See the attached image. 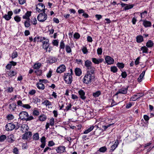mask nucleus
Returning a JSON list of instances; mask_svg holds the SVG:
<instances>
[{"label":"nucleus","mask_w":154,"mask_h":154,"mask_svg":"<svg viewBox=\"0 0 154 154\" xmlns=\"http://www.w3.org/2000/svg\"><path fill=\"white\" fill-rule=\"evenodd\" d=\"M94 77L91 74H86L84 76L83 82L88 85H91Z\"/></svg>","instance_id":"1"},{"label":"nucleus","mask_w":154,"mask_h":154,"mask_svg":"<svg viewBox=\"0 0 154 154\" xmlns=\"http://www.w3.org/2000/svg\"><path fill=\"white\" fill-rule=\"evenodd\" d=\"M72 70L70 69V73H67L65 74L64 79L66 83L68 84H70L72 81Z\"/></svg>","instance_id":"2"},{"label":"nucleus","mask_w":154,"mask_h":154,"mask_svg":"<svg viewBox=\"0 0 154 154\" xmlns=\"http://www.w3.org/2000/svg\"><path fill=\"white\" fill-rule=\"evenodd\" d=\"M47 14L45 13V12L44 11V12L40 13L38 15L37 18L38 21L42 22L45 21L47 19Z\"/></svg>","instance_id":"3"},{"label":"nucleus","mask_w":154,"mask_h":154,"mask_svg":"<svg viewBox=\"0 0 154 154\" xmlns=\"http://www.w3.org/2000/svg\"><path fill=\"white\" fill-rule=\"evenodd\" d=\"M49 40H46V41H43L42 42V48L45 49L46 51H48L49 52H50V49L51 48L49 45Z\"/></svg>","instance_id":"4"},{"label":"nucleus","mask_w":154,"mask_h":154,"mask_svg":"<svg viewBox=\"0 0 154 154\" xmlns=\"http://www.w3.org/2000/svg\"><path fill=\"white\" fill-rule=\"evenodd\" d=\"M128 86L126 87H123L121 89H119L118 91L116 93L115 95H117L119 94H126L127 92Z\"/></svg>","instance_id":"5"},{"label":"nucleus","mask_w":154,"mask_h":154,"mask_svg":"<svg viewBox=\"0 0 154 154\" xmlns=\"http://www.w3.org/2000/svg\"><path fill=\"white\" fill-rule=\"evenodd\" d=\"M15 128V125L13 123H8L5 125L6 130L8 131H12Z\"/></svg>","instance_id":"6"},{"label":"nucleus","mask_w":154,"mask_h":154,"mask_svg":"<svg viewBox=\"0 0 154 154\" xmlns=\"http://www.w3.org/2000/svg\"><path fill=\"white\" fill-rule=\"evenodd\" d=\"M28 116V114L26 111L21 112L19 114V118L21 120H25L27 116Z\"/></svg>","instance_id":"7"},{"label":"nucleus","mask_w":154,"mask_h":154,"mask_svg":"<svg viewBox=\"0 0 154 154\" xmlns=\"http://www.w3.org/2000/svg\"><path fill=\"white\" fill-rule=\"evenodd\" d=\"M144 95L143 93H138L137 94L134 95L130 98V100L136 101L138 99Z\"/></svg>","instance_id":"8"},{"label":"nucleus","mask_w":154,"mask_h":154,"mask_svg":"<svg viewBox=\"0 0 154 154\" xmlns=\"http://www.w3.org/2000/svg\"><path fill=\"white\" fill-rule=\"evenodd\" d=\"M66 69L65 66L63 64H62L57 67L56 72L57 73H61L64 72Z\"/></svg>","instance_id":"9"},{"label":"nucleus","mask_w":154,"mask_h":154,"mask_svg":"<svg viewBox=\"0 0 154 154\" xmlns=\"http://www.w3.org/2000/svg\"><path fill=\"white\" fill-rule=\"evenodd\" d=\"M105 59L106 63L108 64H111L113 63H114V60L110 56H106Z\"/></svg>","instance_id":"10"},{"label":"nucleus","mask_w":154,"mask_h":154,"mask_svg":"<svg viewBox=\"0 0 154 154\" xmlns=\"http://www.w3.org/2000/svg\"><path fill=\"white\" fill-rule=\"evenodd\" d=\"M13 14V12L11 11H9L8 12V14H5L3 16V17L6 20H9L11 18V16Z\"/></svg>","instance_id":"11"},{"label":"nucleus","mask_w":154,"mask_h":154,"mask_svg":"<svg viewBox=\"0 0 154 154\" xmlns=\"http://www.w3.org/2000/svg\"><path fill=\"white\" fill-rule=\"evenodd\" d=\"M95 68L92 66L86 68L87 72L86 74L93 75L94 73Z\"/></svg>","instance_id":"12"},{"label":"nucleus","mask_w":154,"mask_h":154,"mask_svg":"<svg viewBox=\"0 0 154 154\" xmlns=\"http://www.w3.org/2000/svg\"><path fill=\"white\" fill-rule=\"evenodd\" d=\"M119 144V143L118 140H117L115 142L113 145L112 146L110 147V149L109 151L110 152H111V154H112V152H113L116 148L117 147Z\"/></svg>","instance_id":"13"},{"label":"nucleus","mask_w":154,"mask_h":154,"mask_svg":"<svg viewBox=\"0 0 154 154\" xmlns=\"http://www.w3.org/2000/svg\"><path fill=\"white\" fill-rule=\"evenodd\" d=\"M32 135V133L31 132H27L22 135V138L23 139H27L28 138L30 137Z\"/></svg>","instance_id":"14"},{"label":"nucleus","mask_w":154,"mask_h":154,"mask_svg":"<svg viewBox=\"0 0 154 154\" xmlns=\"http://www.w3.org/2000/svg\"><path fill=\"white\" fill-rule=\"evenodd\" d=\"M57 153H63L66 151L65 147L64 146H59L56 149Z\"/></svg>","instance_id":"15"},{"label":"nucleus","mask_w":154,"mask_h":154,"mask_svg":"<svg viewBox=\"0 0 154 154\" xmlns=\"http://www.w3.org/2000/svg\"><path fill=\"white\" fill-rule=\"evenodd\" d=\"M78 93L80 95V97L82 100H85L86 98L85 96V92L82 90H80L79 91Z\"/></svg>","instance_id":"16"},{"label":"nucleus","mask_w":154,"mask_h":154,"mask_svg":"<svg viewBox=\"0 0 154 154\" xmlns=\"http://www.w3.org/2000/svg\"><path fill=\"white\" fill-rule=\"evenodd\" d=\"M92 62L94 63L95 64H99V63L103 61L104 60L102 58H99L97 59L95 58H92Z\"/></svg>","instance_id":"17"},{"label":"nucleus","mask_w":154,"mask_h":154,"mask_svg":"<svg viewBox=\"0 0 154 154\" xmlns=\"http://www.w3.org/2000/svg\"><path fill=\"white\" fill-rule=\"evenodd\" d=\"M16 64V62L12 61H10L9 63L6 65V68L7 69L9 70L11 68L12 66H15Z\"/></svg>","instance_id":"18"},{"label":"nucleus","mask_w":154,"mask_h":154,"mask_svg":"<svg viewBox=\"0 0 154 154\" xmlns=\"http://www.w3.org/2000/svg\"><path fill=\"white\" fill-rule=\"evenodd\" d=\"M141 21H143V25L145 27H149L151 26V23L150 21L142 19Z\"/></svg>","instance_id":"19"},{"label":"nucleus","mask_w":154,"mask_h":154,"mask_svg":"<svg viewBox=\"0 0 154 154\" xmlns=\"http://www.w3.org/2000/svg\"><path fill=\"white\" fill-rule=\"evenodd\" d=\"M29 128L28 125L26 124H23L21 127V130L23 133L29 130Z\"/></svg>","instance_id":"20"},{"label":"nucleus","mask_w":154,"mask_h":154,"mask_svg":"<svg viewBox=\"0 0 154 154\" xmlns=\"http://www.w3.org/2000/svg\"><path fill=\"white\" fill-rule=\"evenodd\" d=\"M31 12L30 11H27L25 14L23 16V18L27 20H30L29 17L31 15Z\"/></svg>","instance_id":"21"},{"label":"nucleus","mask_w":154,"mask_h":154,"mask_svg":"<svg viewBox=\"0 0 154 154\" xmlns=\"http://www.w3.org/2000/svg\"><path fill=\"white\" fill-rule=\"evenodd\" d=\"M16 104L14 103H12L9 105V109L11 111H14L16 107Z\"/></svg>","instance_id":"22"},{"label":"nucleus","mask_w":154,"mask_h":154,"mask_svg":"<svg viewBox=\"0 0 154 154\" xmlns=\"http://www.w3.org/2000/svg\"><path fill=\"white\" fill-rule=\"evenodd\" d=\"M85 66L87 68L92 66V63L91 61L87 60L85 62Z\"/></svg>","instance_id":"23"},{"label":"nucleus","mask_w":154,"mask_h":154,"mask_svg":"<svg viewBox=\"0 0 154 154\" xmlns=\"http://www.w3.org/2000/svg\"><path fill=\"white\" fill-rule=\"evenodd\" d=\"M75 73L76 75L80 76L82 73V71L81 69L79 68H76L75 69Z\"/></svg>","instance_id":"24"},{"label":"nucleus","mask_w":154,"mask_h":154,"mask_svg":"<svg viewBox=\"0 0 154 154\" xmlns=\"http://www.w3.org/2000/svg\"><path fill=\"white\" fill-rule=\"evenodd\" d=\"M14 136L13 134H11L8 136L7 140L9 142L12 143L14 141Z\"/></svg>","instance_id":"25"},{"label":"nucleus","mask_w":154,"mask_h":154,"mask_svg":"<svg viewBox=\"0 0 154 154\" xmlns=\"http://www.w3.org/2000/svg\"><path fill=\"white\" fill-rule=\"evenodd\" d=\"M47 117L46 115L42 114L40 115L39 117V120L41 122L45 121L47 119Z\"/></svg>","instance_id":"26"},{"label":"nucleus","mask_w":154,"mask_h":154,"mask_svg":"<svg viewBox=\"0 0 154 154\" xmlns=\"http://www.w3.org/2000/svg\"><path fill=\"white\" fill-rule=\"evenodd\" d=\"M145 72V71H143L142 73L140 75L139 78L137 79L138 81L139 82H140L142 81V79L144 75Z\"/></svg>","instance_id":"27"},{"label":"nucleus","mask_w":154,"mask_h":154,"mask_svg":"<svg viewBox=\"0 0 154 154\" xmlns=\"http://www.w3.org/2000/svg\"><path fill=\"white\" fill-rule=\"evenodd\" d=\"M37 87L39 89L43 90L45 88V86L44 84L40 83H37Z\"/></svg>","instance_id":"28"},{"label":"nucleus","mask_w":154,"mask_h":154,"mask_svg":"<svg viewBox=\"0 0 154 154\" xmlns=\"http://www.w3.org/2000/svg\"><path fill=\"white\" fill-rule=\"evenodd\" d=\"M42 64L40 63H35L33 66V68L35 69H38L41 66Z\"/></svg>","instance_id":"29"},{"label":"nucleus","mask_w":154,"mask_h":154,"mask_svg":"<svg viewBox=\"0 0 154 154\" xmlns=\"http://www.w3.org/2000/svg\"><path fill=\"white\" fill-rule=\"evenodd\" d=\"M136 41L138 43H141L143 41V37L141 35H139L136 37Z\"/></svg>","instance_id":"30"},{"label":"nucleus","mask_w":154,"mask_h":154,"mask_svg":"<svg viewBox=\"0 0 154 154\" xmlns=\"http://www.w3.org/2000/svg\"><path fill=\"white\" fill-rule=\"evenodd\" d=\"M153 43L151 40H149L146 44V46L148 48H151L153 46Z\"/></svg>","instance_id":"31"},{"label":"nucleus","mask_w":154,"mask_h":154,"mask_svg":"<svg viewBox=\"0 0 154 154\" xmlns=\"http://www.w3.org/2000/svg\"><path fill=\"white\" fill-rule=\"evenodd\" d=\"M134 5L133 4L126 5V6L124 8L125 10H126L131 9L134 7Z\"/></svg>","instance_id":"32"},{"label":"nucleus","mask_w":154,"mask_h":154,"mask_svg":"<svg viewBox=\"0 0 154 154\" xmlns=\"http://www.w3.org/2000/svg\"><path fill=\"white\" fill-rule=\"evenodd\" d=\"M100 94L101 92L100 91H98L95 92L93 93L92 95L94 97H98Z\"/></svg>","instance_id":"33"},{"label":"nucleus","mask_w":154,"mask_h":154,"mask_svg":"<svg viewBox=\"0 0 154 154\" xmlns=\"http://www.w3.org/2000/svg\"><path fill=\"white\" fill-rule=\"evenodd\" d=\"M107 148L105 146H103L100 147L99 150V151L101 152H105L107 150Z\"/></svg>","instance_id":"34"},{"label":"nucleus","mask_w":154,"mask_h":154,"mask_svg":"<svg viewBox=\"0 0 154 154\" xmlns=\"http://www.w3.org/2000/svg\"><path fill=\"white\" fill-rule=\"evenodd\" d=\"M24 26L28 28L31 25L30 23V20H26L24 23Z\"/></svg>","instance_id":"35"},{"label":"nucleus","mask_w":154,"mask_h":154,"mask_svg":"<svg viewBox=\"0 0 154 154\" xmlns=\"http://www.w3.org/2000/svg\"><path fill=\"white\" fill-rule=\"evenodd\" d=\"M42 104H44L47 106L51 105V103L48 100H45L42 102Z\"/></svg>","instance_id":"36"},{"label":"nucleus","mask_w":154,"mask_h":154,"mask_svg":"<svg viewBox=\"0 0 154 154\" xmlns=\"http://www.w3.org/2000/svg\"><path fill=\"white\" fill-rule=\"evenodd\" d=\"M141 50L142 51L143 53H148V49L145 46H143L141 48Z\"/></svg>","instance_id":"37"},{"label":"nucleus","mask_w":154,"mask_h":154,"mask_svg":"<svg viewBox=\"0 0 154 154\" xmlns=\"http://www.w3.org/2000/svg\"><path fill=\"white\" fill-rule=\"evenodd\" d=\"M65 49L66 52L68 53H69L72 52L71 47L68 45H66V46Z\"/></svg>","instance_id":"38"},{"label":"nucleus","mask_w":154,"mask_h":154,"mask_svg":"<svg viewBox=\"0 0 154 154\" xmlns=\"http://www.w3.org/2000/svg\"><path fill=\"white\" fill-rule=\"evenodd\" d=\"M33 139L35 140H37L39 139V136L38 133H36L34 134L32 137Z\"/></svg>","instance_id":"39"},{"label":"nucleus","mask_w":154,"mask_h":154,"mask_svg":"<svg viewBox=\"0 0 154 154\" xmlns=\"http://www.w3.org/2000/svg\"><path fill=\"white\" fill-rule=\"evenodd\" d=\"M110 69L111 71L114 73L116 72L118 70L117 68L115 66H111Z\"/></svg>","instance_id":"40"},{"label":"nucleus","mask_w":154,"mask_h":154,"mask_svg":"<svg viewBox=\"0 0 154 154\" xmlns=\"http://www.w3.org/2000/svg\"><path fill=\"white\" fill-rule=\"evenodd\" d=\"M18 56V54L17 52L16 51H14L12 54L11 57L12 59H13L17 57Z\"/></svg>","instance_id":"41"},{"label":"nucleus","mask_w":154,"mask_h":154,"mask_svg":"<svg viewBox=\"0 0 154 154\" xmlns=\"http://www.w3.org/2000/svg\"><path fill=\"white\" fill-rule=\"evenodd\" d=\"M17 74V72H14L13 71H10L8 73V75L9 76L12 77L15 75Z\"/></svg>","instance_id":"42"},{"label":"nucleus","mask_w":154,"mask_h":154,"mask_svg":"<svg viewBox=\"0 0 154 154\" xmlns=\"http://www.w3.org/2000/svg\"><path fill=\"white\" fill-rule=\"evenodd\" d=\"M50 125L53 126L54 125V119L53 118H51L49 122V123Z\"/></svg>","instance_id":"43"},{"label":"nucleus","mask_w":154,"mask_h":154,"mask_svg":"<svg viewBox=\"0 0 154 154\" xmlns=\"http://www.w3.org/2000/svg\"><path fill=\"white\" fill-rule=\"evenodd\" d=\"M114 124V123L110 124H109L107 126L103 125L102 126V127L103 128V131H105L106 130V129L109 127H110L112 125Z\"/></svg>","instance_id":"44"},{"label":"nucleus","mask_w":154,"mask_h":154,"mask_svg":"<svg viewBox=\"0 0 154 154\" xmlns=\"http://www.w3.org/2000/svg\"><path fill=\"white\" fill-rule=\"evenodd\" d=\"M117 66L120 69L123 68L125 66L124 64L122 63H118L117 64Z\"/></svg>","instance_id":"45"},{"label":"nucleus","mask_w":154,"mask_h":154,"mask_svg":"<svg viewBox=\"0 0 154 154\" xmlns=\"http://www.w3.org/2000/svg\"><path fill=\"white\" fill-rule=\"evenodd\" d=\"M14 19L17 22H19L21 21V18L19 16H16L14 17Z\"/></svg>","instance_id":"46"},{"label":"nucleus","mask_w":154,"mask_h":154,"mask_svg":"<svg viewBox=\"0 0 154 154\" xmlns=\"http://www.w3.org/2000/svg\"><path fill=\"white\" fill-rule=\"evenodd\" d=\"M72 106V105L71 103H69L68 106L66 107V109H65V111H67L70 110Z\"/></svg>","instance_id":"47"},{"label":"nucleus","mask_w":154,"mask_h":154,"mask_svg":"<svg viewBox=\"0 0 154 154\" xmlns=\"http://www.w3.org/2000/svg\"><path fill=\"white\" fill-rule=\"evenodd\" d=\"M65 44L64 43V42L63 41H61L60 43V49H64V48H65Z\"/></svg>","instance_id":"48"},{"label":"nucleus","mask_w":154,"mask_h":154,"mask_svg":"<svg viewBox=\"0 0 154 154\" xmlns=\"http://www.w3.org/2000/svg\"><path fill=\"white\" fill-rule=\"evenodd\" d=\"M49 62L50 63H53L56 61L55 59L52 57H50L49 59Z\"/></svg>","instance_id":"49"},{"label":"nucleus","mask_w":154,"mask_h":154,"mask_svg":"<svg viewBox=\"0 0 154 154\" xmlns=\"http://www.w3.org/2000/svg\"><path fill=\"white\" fill-rule=\"evenodd\" d=\"M6 137L5 135H2L0 136V141L3 142L6 139Z\"/></svg>","instance_id":"50"},{"label":"nucleus","mask_w":154,"mask_h":154,"mask_svg":"<svg viewBox=\"0 0 154 154\" xmlns=\"http://www.w3.org/2000/svg\"><path fill=\"white\" fill-rule=\"evenodd\" d=\"M37 5L40 7V8L42 9L45 10V6L43 3H39Z\"/></svg>","instance_id":"51"},{"label":"nucleus","mask_w":154,"mask_h":154,"mask_svg":"<svg viewBox=\"0 0 154 154\" xmlns=\"http://www.w3.org/2000/svg\"><path fill=\"white\" fill-rule=\"evenodd\" d=\"M58 43V42L57 40H53L52 41V43L54 46H57Z\"/></svg>","instance_id":"52"},{"label":"nucleus","mask_w":154,"mask_h":154,"mask_svg":"<svg viewBox=\"0 0 154 154\" xmlns=\"http://www.w3.org/2000/svg\"><path fill=\"white\" fill-rule=\"evenodd\" d=\"M31 23L34 25H35L37 23V21L35 17H34L32 20H31Z\"/></svg>","instance_id":"53"},{"label":"nucleus","mask_w":154,"mask_h":154,"mask_svg":"<svg viewBox=\"0 0 154 154\" xmlns=\"http://www.w3.org/2000/svg\"><path fill=\"white\" fill-rule=\"evenodd\" d=\"M82 52L84 54H86L88 52L87 48L85 47H83L82 49Z\"/></svg>","instance_id":"54"},{"label":"nucleus","mask_w":154,"mask_h":154,"mask_svg":"<svg viewBox=\"0 0 154 154\" xmlns=\"http://www.w3.org/2000/svg\"><path fill=\"white\" fill-rule=\"evenodd\" d=\"M33 117L32 116H29V115L27 116L26 119V121H29L32 120L33 119Z\"/></svg>","instance_id":"55"},{"label":"nucleus","mask_w":154,"mask_h":154,"mask_svg":"<svg viewBox=\"0 0 154 154\" xmlns=\"http://www.w3.org/2000/svg\"><path fill=\"white\" fill-rule=\"evenodd\" d=\"M7 118L8 120H12L14 119V116L12 114H9L7 116Z\"/></svg>","instance_id":"56"},{"label":"nucleus","mask_w":154,"mask_h":154,"mask_svg":"<svg viewBox=\"0 0 154 154\" xmlns=\"http://www.w3.org/2000/svg\"><path fill=\"white\" fill-rule=\"evenodd\" d=\"M97 53L98 55H101L102 54V50L101 48H98L97 50Z\"/></svg>","instance_id":"57"},{"label":"nucleus","mask_w":154,"mask_h":154,"mask_svg":"<svg viewBox=\"0 0 154 154\" xmlns=\"http://www.w3.org/2000/svg\"><path fill=\"white\" fill-rule=\"evenodd\" d=\"M39 114V112L37 110H34L33 112V114L34 116H38Z\"/></svg>","instance_id":"58"},{"label":"nucleus","mask_w":154,"mask_h":154,"mask_svg":"<svg viewBox=\"0 0 154 154\" xmlns=\"http://www.w3.org/2000/svg\"><path fill=\"white\" fill-rule=\"evenodd\" d=\"M17 103L18 106L23 107L24 104L22 103L21 101L20 100H18L17 102Z\"/></svg>","instance_id":"59"},{"label":"nucleus","mask_w":154,"mask_h":154,"mask_svg":"<svg viewBox=\"0 0 154 154\" xmlns=\"http://www.w3.org/2000/svg\"><path fill=\"white\" fill-rule=\"evenodd\" d=\"M80 34L78 33H75L74 35V38L76 39L79 38H80Z\"/></svg>","instance_id":"60"},{"label":"nucleus","mask_w":154,"mask_h":154,"mask_svg":"<svg viewBox=\"0 0 154 154\" xmlns=\"http://www.w3.org/2000/svg\"><path fill=\"white\" fill-rule=\"evenodd\" d=\"M41 142L42 143H46V138L45 136H43L41 138Z\"/></svg>","instance_id":"61"},{"label":"nucleus","mask_w":154,"mask_h":154,"mask_svg":"<svg viewBox=\"0 0 154 154\" xmlns=\"http://www.w3.org/2000/svg\"><path fill=\"white\" fill-rule=\"evenodd\" d=\"M55 145V143L52 141H49L48 142V145L49 146H52Z\"/></svg>","instance_id":"62"},{"label":"nucleus","mask_w":154,"mask_h":154,"mask_svg":"<svg viewBox=\"0 0 154 154\" xmlns=\"http://www.w3.org/2000/svg\"><path fill=\"white\" fill-rule=\"evenodd\" d=\"M26 109H29L31 108V106L28 104H24L23 107Z\"/></svg>","instance_id":"63"},{"label":"nucleus","mask_w":154,"mask_h":154,"mask_svg":"<svg viewBox=\"0 0 154 154\" xmlns=\"http://www.w3.org/2000/svg\"><path fill=\"white\" fill-rule=\"evenodd\" d=\"M121 76L122 78H125L127 76V74L125 72H122Z\"/></svg>","instance_id":"64"}]
</instances>
